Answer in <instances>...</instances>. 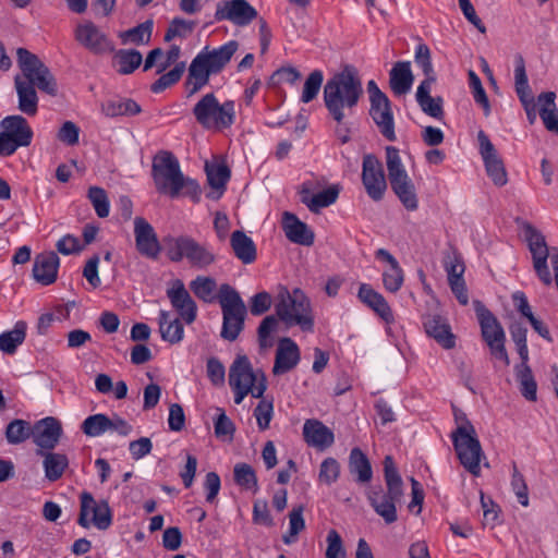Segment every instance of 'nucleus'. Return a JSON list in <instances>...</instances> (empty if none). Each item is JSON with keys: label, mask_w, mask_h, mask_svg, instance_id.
<instances>
[{"label": "nucleus", "mask_w": 558, "mask_h": 558, "mask_svg": "<svg viewBox=\"0 0 558 558\" xmlns=\"http://www.w3.org/2000/svg\"><path fill=\"white\" fill-rule=\"evenodd\" d=\"M363 95L361 78L353 66L347 65L324 86V102L332 119L342 123L351 117Z\"/></svg>", "instance_id": "nucleus-1"}, {"label": "nucleus", "mask_w": 558, "mask_h": 558, "mask_svg": "<svg viewBox=\"0 0 558 558\" xmlns=\"http://www.w3.org/2000/svg\"><path fill=\"white\" fill-rule=\"evenodd\" d=\"M239 49L236 40H230L219 48L205 47L192 60L185 82L186 96L192 97L209 83L210 75L220 73Z\"/></svg>", "instance_id": "nucleus-2"}, {"label": "nucleus", "mask_w": 558, "mask_h": 558, "mask_svg": "<svg viewBox=\"0 0 558 558\" xmlns=\"http://www.w3.org/2000/svg\"><path fill=\"white\" fill-rule=\"evenodd\" d=\"M151 174L156 190L160 194L177 198L183 189L185 194L197 199L199 195L198 184L189 178H185L181 171L179 160L170 151H160L154 158Z\"/></svg>", "instance_id": "nucleus-3"}, {"label": "nucleus", "mask_w": 558, "mask_h": 558, "mask_svg": "<svg viewBox=\"0 0 558 558\" xmlns=\"http://www.w3.org/2000/svg\"><path fill=\"white\" fill-rule=\"evenodd\" d=\"M275 310L278 318L288 327L299 326L303 331L312 332L314 317L311 301L299 288L290 291L280 286L276 296Z\"/></svg>", "instance_id": "nucleus-4"}, {"label": "nucleus", "mask_w": 558, "mask_h": 558, "mask_svg": "<svg viewBox=\"0 0 558 558\" xmlns=\"http://www.w3.org/2000/svg\"><path fill=\"white\" fill-rule=\"evenodd\" d=\"M384 475L387 490L372 489L367 498L374 511L387 524H391L398 520L396 505L401 501L403 496V482L391 456H387L384 460Z\"/></svg>", "instance_id": "nucleus-5"}, {"label": "nucleus", "mask_w": 558, "mask_h": 558, "mask_svg": "<svg viewBox=\"0 0 558 558\" xmlns=\"http://www.w3.org/2000/svg\"><path fill=\"white\" fill-rule=\"evenodd\" d=\"M229 385L234 392V403L241 404L248 395L260 399L267 389V379L263 371L253 369L246 355H240L229 368Z\"/></svg>", "instance_id": "nucleus-6"}, {"label": "nucleus", "mask_w": 558, "mask_h": 558, "mask_svg": "<svg viewBox=\"0 0 558 558\" xmlns=\"http://www.w3.org/2000/svg\"><path fill=\"white\" fill-rule=\"evenodd\" d=\"M196 122L205 130L221 132L235 122V104L233 100L220 102L214 93H207L193 107Z\"/></svg>", "instance_id": "nucleus-7"}, {"label": "nucleus", "mask_w": 558, "mask_h": 558, "mask_svg": "<svg viewBox=\"0 0 558 558\" xmlns=\"http://www.w3.org/2000/svg\"><path fill=\"white\" fill-rule=\"evenodd\" d=\"M166 255L174 263L183 259L198 269H205L216 262L215 253L190 235L168 236L165 240Z\"/></svg>", "instance_id": "nucleus-8"}, {"label": "nucleus", "mask_w": 558, "mask_h": 558, "mask_svg": "<svg viewBox=\"0 0 558 558\" xmlns=\"http://www.w3.org/2000/svg\"><path fill=\"white\" fill-rule=\"evenodd\" d=\"M457 457L462 466L473 476L481 475V462L485 460V453L477 437L475 427L471 422H464L451 433Z\"/></svg>", "instance_id": "nucleus-9"}, {"label": "nucleus", "mask_w": 558, "mask_h": 558, "mask_svg": "<svg viewBox=\"0 0 558 558\" xmlns=\"http://www.w3.org/2000/svg\"><path fill=\"white\" fill-rule=\"evenodd\" d=\"M218 301L222 311L220 336L225 340L234 341L244 328L246 306L239 292L228 283L220 286Z\"/></svg>", "instance_id": "nucleus-10"}, {"label": "nucleus", "mask_w": 558, "mask_h": 558, "mask_svg": "<svg viewBox=\"0 0 558 558\" xmlns=\"http://www.w3.org/2000/svg\"><path fill=\"white\" fill-rule=\"evenodd\" d=\"M386 165L392 191L408 210H416L418 199L415 185L402 163L398 148L386 147Z\"/></svg>", "instance_id": "nucleus-11"}, {"label": "nucleus", "mask_w": 558, "mask_h": 558, "mask_svg": "<svg viewBox=\"0 0 558 558\" xmlns=\"http://www.w3.org/2000/svg\"><path fill=\"white\" fill-rule=\"evenodd\" d=\"M473 306L481 326L482 337L488 345L490 354L504 366H508L510 361L505 347L506 335L502 326L481 301L475 300Z\"/></svg>", "instance_id": "nucleus-12"}, {"label": "nucleus", "mask_w": 558, "mask_h": 558, "mask_svg": "<svg viewBox=\"0 0 558 558\" xmlns=\"http://www.w3.org/2000/svg\"><path fill=\"white\" fill-rule=\"evenodd\" d=\"M17 65L21 74L16 75L21 82H28L39 90L49 95L57 93V83L46 64L26 48H17Z\"/></svg>", "instance_id": "nucleus-13"}, {"label": "nucleus", "mask_w": 558, "mask_h": 558, "mask_svg": "<svg viewBox=\"0 0 558 558\" xmlns=\"http://www.w3.org/2000/svg\"><path fill=\"white\" fill-rule=\"evenodd\" d=\"M80 513L77 523L85 529L94 526L100 531H106L112 524V512L109 504L105 499L96 500L88 492H83L80 496Z\"/></svg>", "instance_id": "nucleus-14"}, {"label": "nucleus", "mask_w": 558, "mask_h": 558, "mask_svg": "<svg viewBox=\"0 0 558 558\" xmlns=\"http://www.w3.org/2000/svg\"><path fill=\"white\" fill-rule=\"evenodd\" d=\"M362 182L367 195L375 202L381 201L387 182L381 162L374 155H366L362 165Z\"/></svg>", "instance_id": "nucleus-15"}, {"label": "nucleus", "mask_w": 558, "mask_h": 558, "mask_svg": "<svg viewBox=\"0 0 558 558\" xmlns=\"http://www.w3.org/2000/svg\"><path fill=\"white\" fill-rule=\"evenodd\" d=\"M477 141L487 175L495 185L504 186L508 182V175L502 159L484 131L477 133Z\"/></svg>", "instance_id": "nucleus-16"}, {"label": "nucleus", "mask_w": 558, "mask_h": 558, "mask_svg": "<svg viewBox=\"0 0 558 558\" xmlns=\"http://www.w3.org/2000/svg\"><path fill=\"white\" fill-rule=\"evenodd\" d=\"M257 17V11L246 0H227L217 5L216 21H230L236 26H246Z\"/></svg>", "instance_id": "nucleus-17"}, {"label": "nucleus", "mask_w": 558, "mask_h": 558, "mask_svg": "<svg viewBox=\"0 0 558 558\" xmlns=\"http://www.w3.org/2000/svg\"><path fill=\"white\" fill-rule=\"evenodd\" d=\"M514 87L517 95L526 112L527 120L533 124L536 120V112L538 110L537 101L532 95V90L529 85V80L525 71V61L521 54H517L514 58Z\"/></svg>", "instance_id": "nucleus-18"}, {"label": "nucleus", "mask_w": 558, "mask_h": 558, "mask_svg": "<svg viewBox=\"0 0 558 558\" xmlns=\"http://www.w3.org/2000/svg\"><path fill=\"white\" fill-rule=\"evenodd\" d=\"M167 296L182 320L187 325L195 322L197 317V305L181 279L171 281L170 287L167 289Z\"/></svg>", "instance_id": "nucleus-19"}, {"label": "nucleus", "mask_w": 558, "mask_h": 558, "mask_svg": "<svg viewBox=\"0 0 558 558\" xmlns=\"http://www.w3.org/2000/svg\"><path fill=\"white\" fill-rule=\"evenodd\" d=\"M60 423L51 416L37 421L32 425V435L34 444L38 447L37 454L44 456L45 450H51L58 444L61 436Z\"/></svg>", "instance_id": "nucleus-20"}, {"label": "nucleus", "mask_w": 558, "mask_h": 558, "mask_svg": "<svg viewBox=\"0 0 558 558\" xmlns=\"http://www.w3.org/2000/svg\"><path fill=\"white\" fill-rule=\"evenodd\" d=\"M134 235L138 253L147 258L157 259L161 246L153 226L143 217L134 219Z\"/></svg>", "instance_id": "nucleus-21"}, {"label": "nucleus", "mask_w": 558, "mask_h": 558, "mask_svg": "<svg viewBox=\"0 0 558 558\" xmlns=\"http://www.w3.org/2000/svg\"><path fill=\"white\" fill-rule=\"evenodd\" d=\"M301 354L298 344L288 337L279 340L275 363L274 375H282L292 371L300 362Z\"/></svg>", "instance_id": "nucleus-22"}, {"label": "nucleus", "mask_w": 558, "mask_h": 558, "mask_svg": "<svg viewBox=\"0 0 558 558\" xmlns=\"http://www.w3.org/2000/svg\"><path fill=\"white\" fill-rule=\"evenodd\" d=\"M369 116L385 138L396 141L395 119L389 98L371 102Z\"/></svg>", "instance_id": "nucleus-23"}, {"label": "nucleus", "mask_w": 558, "mask_h": 558, "mask_svg": "<svg viewBox=\"0 0 558 558\" xmlns=\"http://www.w3.org/2000/svg\"><path fill=\"white\" fill-rule=\"evenodd\" d=\"M425 332L444 349L449 350L456 345V336L447 319L440 315H426L423 318Z\"/></svg>", "instance_id": "nucleus-24"}, {"label": "nucleus", "mask_w": 558, "mask_h": 558, "mask_svg": "<svg viewBox=\"0 0 558 558\" xmlns=\"http://www.w3.org/2000/svg\"><path fill=\"white\" fill-rule=\"evenodd\" d=\"M305 442L318 450H325L335 442L332 430L318 420H306L303 425Z\"/></svg>", "instance_id": "nucleus-25"}, {"label": "nucleus", "mask_w": 558, "mask_h": 558, "mask_svg": "<svg viewBox=\"0 0 558 558\" xmlns=\"http://www.w3.org/2000/svg\"><path fill=\"white\" fill-rule=\"evenodd\" d=\"M59 257L53 252L36 255L33 265V278L43 286H49L57 279Z\"/></svg>", "instance_id": "nucleus-26"}, {"label": "nucleus", "mask_w": 558, "mask_h": 558, "mask_svg": "<svg viewBox=\"0 0 558 558\" xmlns=\"http://www.w3.org/2000/svg\"><path fill=\"white\" fill-rule=\"evenodd\" d=\"M337 185L329 186L322 192L313 194L306 184L300 190V199L312 213H319L322 208L332 205L339 196Z\"/></svg>", "instance_id": "nucleus-27"}, {"label": "nucleus", "mask_w": 558, "mask_h": 558, "mask_svg": "<svg viewBox=\"0 0 558 558\" xmlns=\"http://www.w3.org/2000/svg\"><path fill=\"white\" fill-rule=\"evenodd\" d=\"M361 302L371 307L386 323L393 322L392 311L385 298L375 291L369 284L362 283L357 293Z\"/></svg>", "instance_id": "nucleus-28"}, {"label": "nucleus", "mask_w": 558, "mask_h": 558, "mask_svg": "<svg viewBox=\"0 0 558 558\" xmlns=\"http://www.w3.org/2000/svg\"><path fill=\"white\" fill-rule=\"evenodd\" d=\"M0 126L4 134H9L11 138H14L17 144L23 147H27L32 143L33 130L31 129L26 119L22 116H9L5 117L1 122Z\"/></svg>", "instance_id": "nucleus-29"}, {"label": "nucleus", "mask_w": 558, "mask_h": 558, "mask_svg": "<svg viewBox=\"0 0 558 558\" xmlns=\"http://www.w3.org/2000/svg\"><path fill=\"white\" fill-rule=\"evenodd\" d=\"M75 36L77 41L95 52H101L110 48L106 36L102 35L92 22L80 24L76 28Z\"/></svg>", "instance_id": "nucleus-30"}, {"label": "nucleus", "mask_w": 558, "mask_h": 558, "mask_svg": "<svg viewBox=\"0 0 558 558\" xmlns=\"http://www.w3.org/2000/svg\"><path fill=\"white\" fill-rule=\"evenodd\" d=\"M283 230L286 236L293 243L301 245H312L314 242V233L308 230L307 226L299 220V218L289 211L283 214Z\"/></svg>", "instance_id": "nucleus-31"}, {"label": "nucleus", "mask_w": 558, "mask_h": 558, "mask_svg": "<svg viewBox=\"0 0 558 558\" xmlns=\"http://www.w3.org/2000/svg\"><path fill=\"white\" fill-rule=\"evenodd\" d=\"M434 83H421L416 89V101L424 113L440 120L444 117L442 98L432 97L430 90Z\"/></svg>", "instance_id": "nucleus-32"}, {"label": "nucleus", "mask_w": 558, "mask_h": 558, "mask_svg": "<svg viewBox=\"0 0 558 558\" xmlns=\"http://www.w3.org/2000/svg\"><path fill=\"white\" fill-rule=\"evenodd\" d=\"M554 92L541 93L537 96L538 113L545 128L558 134V109Z\"/></svg>", "instance_id": "nucleus-33"}, {"label": "nucleus", "mask_w": 558, "mask_h": 558, "mask_svg": "<svg viewBox=\"0 0 558 558\" xmlns=\"http://www.w3.org/2000/svg\"><path fill=\"white\" fill-rule=\"evenodd\" d=\"M389 75V84L396 95H404L411 89L414 77L409 61L395 63Z\"/></svg>", "instance_id": "nucleus-34"}, {"label": "nucleus", "mask_w": 558, "mask_h": 558, "mask_svg": "<svg viewBox=\"0 0 558 558\" xmlns=\"http://www.w3.org/2000/svg\"><path fill=\"white\" fill-rule=\"evenodd\" d=\"M159 332L163 341L171 344L183 340L184 328L179 318L172 317L167 311H160L158 317Z\"/></svg>", "instance_id": "nucleus-35"}, {"label": "nucleus", "mask_w": 558, "mask_h": 558, "mask_svg": "<svg viewBox=\"0 0 558 558\" xmlns=\"http://www.w3.org/2000/svg\"><path fill=\"white\" fill-rule=\"evenodd\" d=\"M230 244L234 255L243 264H252L256 259V246L253 240L243 231L236 230L232 232Z\"/></svg>", "instance_id": "nucleus-36"}, {"label": "nucleus", "mask_w": 558, "mask_h": 558, "mask_svg": "<svg viewBox=\"0 0 558 558\" xmlns=\"http://www.w3.org/2000/svg\"><path fill=\"white\" fill-rule=\"evenodd\" d=\"M14 84L19 97V109L27 116H35L38 109L37 87L28 82H21L19 77L14 78Z\"/></svg>", "instance_id": "nucleus-37"}, {"label": "nucleus", "mask_w": 558, "mask_h": 558, "mask_svg": "<svg viewBox=\"0 0 558 558\" xmlns=\"http://www.w3.org/2000/svg\"><path fill=\"white\" fill-rule=\"evenodd\" d=\"M349 470L356 475V481L367 483L372 480V466L368 458L360 448H353L349 456Z\"/></svg>", "instance_id": "nucleus-38"}, {"label": "nucleus", "mask_w": 558, "mask_h": 558, "mask_svg": "<svg viewBox=\"0 0 558 558\" xmlns=\"http://www.w3.org/2000/svg\"><path fill=\"white\" fill-rule=\"evenodd\" d=\"M26 335V323L17 322L10 331L0 335V350L8 354H13L16 348L23 343Z\"/></svg>", "instance_id": "nucleus-39"}, {"label": "nucleus", "mask_w": 558, "mask_h": 558, "mask_svg": "<svg viewBox=\"0 0 558 558\" xmlns=\"http://www.w3.org/2000/svg\"><path fill=\"white\" fill-rule=\"evenodd\" d=\"M107 117L135 116L141 112V107L132 99L109 100L101 106Z\"/></svg>", "instance_id": "nucleus-40"}, {"label": "nucleus", "mask_w": 558, "mask_h": 558, "mask_svg": "<svg viewBox=\"0 0 558 558\" xmlns=\"http://www.w3.org/2000/svg\"><path fill=\"white\" fill-rule=\"evenodd\" d=\"M68 146H70V121L63 122L56 135V141L48 148L52 163H57L65 156Z\"/></svg>", "instance_id": "nucleus-41"}, {"label": "nucleus", "mask_w": 558, "mask_h": 558, "mask_svg": "<svg viewBox=\"0 0 558 558\" xmlns=\"http://www.w3.org/2000/svg\"><path fill=\"white\" fill-rule=\"evenodd\" d=\"M113 62L119 73L130 74L141 65L142 54L137 50H119Z\"/></svg>", "instance_id": "nucleus-42"}, {"label": "nucleus", "mask_w": 558, "mask_h": 558, "mask_svg": "<svg viewBox=\"0 0 558 558\" xmlns=\"http://www.w3.org/2000/svg\"><path fill=\"white\" fill-rule=\"evenodd\" d=\"M233 478L236 485L246 490H258L257 477L254 469L247 463H236L233 469Z\"/></svg>", "instance_id": "nucleus-43"}, {"label": "nucleus", "mask_w": 558, "mask_h": 558, "mask_svg": "<svg viewBox=\"0 0 558 558\" xmlns=\"http://www.w3.org/2000/svg\"><path fill=\"white\" fill-rule=\"evenodd\" d=\"M32 425L24 420H13L5 428V439L10 445H19L31 438Z\"/></svg>", "instance_id": "nucleus-44"}, {"label": "nucleus", "mask_w": 558, "mask_h": 558, "mask_svg": "<svg viewBox=\"0 0 558 558\" xmlns=\"http://www.w3.org/2000/svg\"><path fill=\"white\" fill-rule=\"evenodd\" d=\"M190 288L199 300L208 303L214 300L217 282L211 277L197 276L191 281Z\"/></svg>", "instance_id": "nucleus-45"}, {"label": "nucleus", "mask_w": 558, "mask_h": 558, "mask_svg": "<svg viewBox=\"0 0 558 558\" xmlns=\"http://www.w3.org/2000/svg\"><path fill=\"white\" fill-rule=\"evenodd\" d=\"M43 457H45L44 468L46 477L50 481L58 480L62 475V472L68 464L66 457L50 452H44Z\"/></svg>", "instance_id": "nucleus-46"}, {"label": "nucleus", "mask_w": 558, "mask_h": 558, "mask_svg": "<svg viewBox=\"0 0 558 558\" xmlns=\"http://www.w3.org/2000/svg\"><path fill=\"white\" fill-rule=\"evenodd\" d=\"M415 62L425 75V78L421 83H435L436 76L430 60V50L427 45L420 44L416 47Z\"/></svg>", "instance_id": "nucleus-47"}, {"label": "nucleus", "mask_w": 558, "mask_h": 558, "mask_svg": "<svg viewBox=\"0 0 558 558\" xmlns=\"http://www.w3.org/2000/svg\"><path fill=\"white\" fill-rule=\"evenodd\" d=\"M110 417L106 414H94L85 418L82 430L89 437H97L109 430Z\"/></svg>", "instance_id": "nucleus-48"}, {"label": "nucleus", "mask_w": 558, "mask_h": 558, "mask_svg": "<svg viewBox=\"0 0 558 558\" xmlns=\"http://www.w3.org/2000/svg\"><path fill=\"white\" fill-rule=\"evenodd\" d=\"M206 174L208 184L215 189L219 190L220 193L223 191L229 178L230 170L225 165H206Z\"/></svg>", "instance_id": "nucleus-49"}, {"label": "nucleus", "mask_w": 558, "mask_h": 558, "mask_svg": "<svg viewBox=\"0 0 558 558\" xmlns=\"http://www.w3.org/2000/svg\"><path fill=\"white\" fill-rule=\"evenodd\" d=\"M303 510V506H299L289 513V532L282 537L286 544L294 543L298 534L305 529Z\"/></svg>", "instance_id": "nucleus-50"}, {"label": "nucleus", "mask_w": 558, "mask_h": 558, "mask_svg": "<svg viewBox=\"0 0 558 558\" xmlns=\"http://www.w3.org/2000/svg\"><path fill=\"white\" fill-rule=\"evenodd\" d=\"M278 327V319L274 315L265 317L258 327V343L260 349L267 350L274 345L272 333Z\"/></svg>", "instance_id": "nucleus-51"}, {"label": "nucleus", "mask_w": 558, "mask_h": 558, "mask_svg": "<svg viewBox=\"0 0 558 558\" xmlns=\"http://www.w3.org/2000/svg\"><path fill=\"white\" fill-rule=\"evenodd\" d=\"M518 378L520 381L521 393L530 401L536 400L537 385L533 378L531 368L526 363L521 364V369L518 371Z\"/></svg>", "instance_id": "nucleus-52"}, {"label": "nucleus", "mask_w": 558, "mask_h": 558, "mask_svg": "<svg viewBox=\"0 0 558 558\" xmlns=\"http://www.w3.org/2000/svg\"><path fill=\"white\" fill-rule=\"evenodd\" d=\"M88 198L99 218H106L110 213V203L104 189L92 186L88 190Z\"/></svg>", "instance_id": "nucleus-53"}, {"label": "nucleus", "mask_w": 558, "mask_h": 558, "mask_svg": "<svg viewBox=\"0 0 558 558\" xmlns=\"http://www.w3.org/2000/svg\"><path fill=\"white\" fill-rule=\"evenodd\" d=\"M324 81L323 72L319 70L313 71L306 78L301 96L303 104H308L318 95Z\"/></svg>", "instance_id": "nucleus-54"}, {"label": "nucleus", "mask_w": 558, "mask_h": 558, "mask_svg": "<svg viewBox=\"0 0 558 558\" xmlns=\"http://www.w3.org/2000/svg\"><path fill=\"white\" fill-rule=\"evenodd\" d=\"M185 70L184 62H180L175 64V66L170 70L168 73L162 74L153 85H151V92L154 93H161L166 88L172 86L177 82L180 81L181 76L183 75Z\"/></svg>", "instance_id": "nucleus-55"}, {"label": "nucleus", "mask_w": 558, "mask_h": 558, "mask_svg": "<svg viewBox=\"0 0 558 558\" xmlns=\"http://www.w3.org/2000/svg\"><path fill=\"white\" fill-rule=\"evenodd\" d=\"M509 331L513 342L517 345L518 353L523 363L529 360V349L526 344V328L521 323H513L509 327Z\"/></svg>", "instance_id": "nucleus-56"}, {"label": "nucleus", "mask_w": 558, "mask_h": 558, "mask_svg": "<svg viewBox=\"0 0 558 558\" xmlns=\"http://www.w3.org/2000/svg\"><path fill=\"white\" fill-rule=\"evenodd\" d=\"M274 415V403L271 400L260 398V401L254 409V416L257 422L259 430H266L269 428L270 422Z\"/></svg>", "instance_id": "nucleus-57"}, {"label": "nucleus", "mask_w": 558, "mask_h": 558, "mask_svg": "<svg viewBox=\"0 0 558 558\" xmlns=\"http://www.w3.org/2000/svg\"><path fill=\"white\" fill-rule=\"evenodd\" d=\"M340 476V464L335 458H326L319 469L318 478L322 483L331 485L338 481Z\"/></svg>", "instance_id": "nucleus-58"}, {"label": "nucleus", "mask_w": 558, "mask_h": 558, "mask_svg": "<svg viewBox=\"0 0 558 558\" xmlns=\"http://www.w3.org/2000/svg\"><path fill=\"white\" fill-rule=\"evenodd\" d=\"M194 26V22L186 21L181 17H175L171 21L166 32L165 40L170 41L175 37H186L193 32Z\"/></svg>", "instance_id": "nucleus-59"}, {"label": "nucleus", "mask_w": 558, "mask_h": 558, "mask_svg": "<svg viewBox=\"0 0 558 558\" xmlns=\"http://www.w3.org/2000/svg\"><path fill=\"white\" fill-rule=\"evenodd\" d=\"M384 287L389 292H397L403 283V271L399 264L389 266L383 274Z\"/></svg>", "instance_id": "nucleus-60"}, {"label": "nucleus", "mask_w": 558, "mask_h": 558, "mask_svg": "<svg viewBox=\"0 0 558 558\" xmlns=\"http://www.w3.org/2000/svg\"><path fill=\"white\" fill-rule=\"evenodd\" d=\"M217 411L219 414L214 423L215 435L218 438L232 439L235 432L233 422L226 415L222 409L218 408Z\"/></svg>", "instance_id": "nucleus-61"}, {"label": "nucleus", "mask_w": 558, "mask_h": 558, "mask_svg": "<svg viewBox=\"0 0 558 558\" xmlns=\"http://www.w3.org/2000/svg\"><path fill=\"white\" fill-rule=\"evenodd\" d=\"M153 32V21H145L125 32L124 36L128 37L134 44H147L150 40Z\"/></svg>", "instance_id": "nucleus-62"}, {"label": "nucleus", "mask_w": 558, "mask_h": 558, "mask_svg": "<svg viewBox=\"0 0 558 558\" xmlns=\"http://www.w3.org/2000/svg\"><path fill=\"white\" fill-rule=\"evenodd\" d=\"M512 489L518 498V501L523 506H529V494L527 486L523 475L519 472L515 464H513L512 480H511Z\"/></svg>", "instance_id": "nucleus-63"}, {"label": "nucleus", "mask_w": 558, "mask_h": 558, "mask_svg": "<svg viewBox=\"0 0 558 558\" xmlns=\"http://www.w3.org/2000/svg\"><path fill=\"white\" fill-rule=\"evenodd\" d=\"M326 558H345L342 539L336 530H330L327 535Z\"/></svg>", "instance_id": "nucleus-64"}]
</instances>
